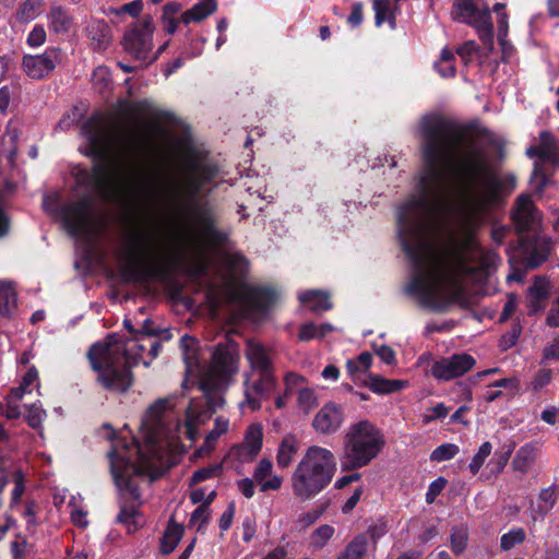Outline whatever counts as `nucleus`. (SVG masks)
Here are the masks:
<instances>
[{
    "label": "nucleus",
    "mask_w": 559,
    "mask_h": 559,
    "mask_svg": "<svg viewBox=\"0 0 559 559\" xmlns=\"http://www.w3.org/2000/svg\"><path fill=\"white\" fill-rule=\"evenodd\" d=\"M460 452L459 445L454 443H442L430 454L432 462H444L453 459Z\"/></svg>",
    "instance_id": "49"
},
{
    "label": "nucleus",
    "mask_w": 559,
    "mask_h": 559,
    "mask_svg": "<svg viewBox=\"0 0 559 559\" xmlns=\"http://www.w3.org/2000/svg\"><path fill=\"white\" fill-rule=\"evenodd\" d=\"M152 237L136 234L127 253L126 262L120 267V276L124 283H148L158 281L165 284L171 297L177 299L183 292L182 285L174 278L182 265V258L177 252L167 255L157 254Z\"/></svg>",
    "instance_id": "3"
},
{
    "label": "nucleus",
    "mask_w": 559,
    "mask_h": 559,
    "mask_svg": "<svg viewBox=\"0 0 559 559\" xmlns=\"http://www.w3.org/2000/svg\"><path fill=\"white\" fill-rule=\"evenodd\" d=\"M201 423L200 415H195L191 408L187 411L186 435L191 441H194L198 435V425Z\"/></svg>",
    "instance_id": "59"
},
{
    "label": "nucleus",
    "mask_w": 559,
    "mask_h": 559,
    "mask_svg": "<svg viewBox=\"0 0 559 559\" xmlns=\"http://www.w3.org/2000/svg\"><path fill=\"white\" fill-rule=\"evenodd\" d=\"M530 183L536 193H542L549 183V177L542 164L535 163L531 174Z\"/></svg>",
    "instance_id": "46"
},
{
    "label": "nucleus",
    "mask_w": 559,
    "mask_h": 559,
    "mask_svg": "<svg viewBox=\"0 0 559 559\" xmlns=\"http://www.w3.org/2000/svg\"><path fill=\"white\" fill-rule=\"evenodd\" d=\"M298 405L307 412L317 405V396L312 389L305 388L299 390Z\"/></svg>",
    "instance_id": "58"
},
{
    "label": "nucleus",
    "mask_w": 559,
    "mask_h": 559,
    "mask_svg": "<svg viewBox=\"0 0 559 559\" xmlns=\"http://www.w3.org/2000/svg\"><path fill=\"white\" fill-rule=\"evenodd\" d=\"M475 358L466 353L441 358L431 366V374L441 381H450L467 373L475 366Z\"/></svg>",
    "instance_id": "14"
},
{
    "label": "nucleus",
    "mask_w": 559,
    "mask_h": 559,
    "mask_svg": "<svg viewBox=\"0 0 559 559\" xmlns=\"http://www.w3.org/2000/svg\"><path fill=\"white\" fill-rule=\"evenodd\" d=\"M345 420L344 407L334 402L325 403L314 415L312 428L319 435L336 433Z\"/></svg>",
    "instance_id": "16"
},
{
    "label": "nucleus",
    "mask_w": 559,
    "mask_h": 559,
    "mask_svg": "<svg viewBox=\"0 0 559 559\" xmlns=\"http://www.w3.org/2000/svg\"><path fill=\"white\" fill-rule=\"evenodd\" d=\"M552 248V239L545 235H521L518 239L519 254L525 267L530 270L537 269L546 262Z\"/></svg>",
    "instance_id": "12"
},
{
    "label": "nucleus",
    "mask_w": 559,
    "mask_h": 559,
    "mask_svg": "<svg viewBox=\"0 0 559 559\" xmlns=\"http://www.w3.org/2000/svg\"><path fill=\"white\" fill-rule=\"evenodd\" d=\"M335 471V456L329 449L309 447L292 476L294 495L301 500L316 497L332 481Z\"/></svg>",
    "instance_id": "6"
},
{
    "label": "nucleus",
    "mask_w": 559,
    "mask_h": 559,
    "mask_svg": "<svg viewBox=\"0 0 559 559\" xmlns=\"http://www.w3.org/2000/svg\"><path fill=\"white\" fill-rule=\"evenodd\" d=\"M87 38L94 50H106L111 39V28L105 20H93L86 26Z\"/></svg>",
    "instance_id": "22"
},
{
    "label": "nucleus",
    "mask_w": 559,
    "mask_h": 559,
    "mask_svg": "<svg viewBox=\"0 0 559 559\" xmlns=\"http://www.w3.org/2000/svg\"><path fill=\"white\" fill-rule=\"evenodd\" d=\"M14 488L11 492V504H17L25 491V477L22 471L13 474Z\"/></svg>",
    "instance_id": "53"
},
{
    "label": "nucleus",
    "mask_w": 559,
    "mask_h": 559,
    "mask_svg": "<svg viewBox=\"0 0 559 559\" xmlns=\"http://www.w3.org/2000/svg\"><path fill=\"white\" fill-rule=\"evenodd\" d=\"M263 444V429L260 424H251L246 433L243 442L233 447V452L242 461H252L260 453Z\"/></svg>",
    "instance_id": "18"
},
{
    "label": "nucleus",
    "mask_w": 559,
    "mask_h": 559,
    "mask_svg": "<svg viewBox=\"0 0 559 559\" xmlns=\"http://www.w3.org/2000/svg\"><path fill=\"white\" fill-rule=\"evenodd\" d=\"M43 415L45 412L36 404H32L25 414V420L31 428L38 429L41 427Z\"/></svg>",
    "instance_id": "56"
},
{
    "label": "nucleus",
    "mask_w": 559,
    "mask_h": 559,
    "mask_svg": "<svg viewBox=\"0 0 559 559\" xmlns=\"http://www.w3.org/2000/svg\"><path fill=\"white\" fill-rule=\"evenodd\" d=\"M468 544V530L466 525H455L451 528L450 546L455 556L462 555Z\"/></svg>",
    "instance_id": "36"
},
{
    "label": "nucleus",
    "mask_w": 559,
    "mask_h": 559,
    "mask_svg": "<svg viewBox=\"0 0 559 559\" xmlns=\"http://www.w3.org/2000/svg\"><path fill=\"white\" fill-rule=\"evenodd\" d=\"M200 342L198 338L188 334L180 338V349L182 352V358L188 370L198 368L200 365L199 358Z\"/></svg>",
    "instance_id": "28"
},
{
    "label": "nucleus",
    "mask_w": 559,
    "mask_h": 559,
    "mask_svg": "<svg viewBox=\"0 0 559 559\" xmlns=\"http://www.w3.org/2000/svg\"><path fill=\"white\" fill-rule=\"evenodd\" d=\"M41 7V0H23L17 10H16V19L20 23H28L35 20Z\"/></svg>",
    "instance_id": "38"
},
{
    "label": "nucleus",
    "mask_w": 559,
    "mask_h": 559,
    "mask_svg": "<svg viewBox=\"0 0 559 559\" xmlns=\"http://www.w3.org/2000/svg\"><path fill=\"white\" fill-rule=\"evenodd\" d=\"M299 300L302 304L309 305L313 312L328 311L332 309L330 295L321 290H306L299 295Z\"/></svg>",
    "instance_id": "29"
},
{
    "label": "nucleus",
    "mask_w": 559,
    "mask_h": 559,
    "mask_svg": "<svg viewBox=\"0 0 559 559\" xmlns=\"http://www.w3.org/2000/svg\"><path fill=\"white\" fill-rule=\"evenodd\" d=\"M539 148L544 152L548 153L549 159L546 162L556 163L558 160V155L556 152V141L551 132L544 130L539 133Z\"/></svg>",
    "instance_id": "51"
},
{
    "label": "nucleus",
    "mask_w": 559,
    "mask_h": 559,
    "mask_svg": "<svg viewBox=\"0 0 559 559\" xmlns=\"http://www.w3.org/2000/svg\"><path fill=\"white\" fill-rule=\"evenodd\" d=\"M246 357L251 368L259 371V373H274L269 349L262 344L249 341L247 343Z\"/></svg>",
    "instance_id": "21"
},
{
    "label": "nucleus",
    "mask_w": 559,
    "mask_h": 559,
    "mask_svg": "<svg viewBox=\"0 0 559 559\" xmlns=\"http://www.w3.org/2000/svg\"><path fill=\"white\" fill-rule=\"evenodd\" d=\"M135 451L140 463L133 462L116 449H111L107 454L110 474L119 490L118 506L120 511L116 522L127 526L129 533L136 531L141 526L138 522V516L141 514L140 507L142 500L135 478L148 476L151 481L156 479L152 465L145 455L142 454L140 447H136Z\"/></svg>",
    "instance_id": "4"
},
{
    "label": "nucleus",
    "mask_w": 559,
    "mask_h": 559,
    "mask_svg": "<svg viewBox=\"0 0 559 559\" xmlns=\"http://www.w3.org/2000/svg\"><path fill=\"white\" fill-rule=\"evenodd\" d=\"M454 60V51L445 47L441 50L440 60L435 63V69L442 78H454L456 74Z\"/></svg>",
    "instance_id": "37"
},
{
    "label": "nucleus",
    "mask_w": 559,
    "mask_h": 559,
    "mask_svg": "<svg viewBox=\"0 0 559 559\" xmlns=\"http://www.w3.org/2000/svg\"><path fill=\"white\" fill-rule=\"evenodd\" d=\"M81 133L88 142L86 155L96 160L90 170L93 189L104 198H107L112 190L114 175L110 163L116 147L121 146L128 153L135 155L146 153L151 147L148 139L138 132L120 139L115 123L102 112L92 114L82 123Z\"/></svg>",
    "instance_id": "2"
},
{
    "label": "nucleus",
    "mask_w": 559,
    "mask_h": 559,
    "mask_svg": "<svg viewBox=\"0 0 559 559\" xmlns=\"http://www.w3.org/2000/svg\"><path fill=\"white\" fill-rule=\"evenodd\" d=\"M276 384L274 373H260L259 379L253 382L251 389L257 395L266 397L275 390Z\"/></svg>",
    "instance_id": "41"
},
{
    "label": "nucleus",
    "mask_w": 559,
    "mask_h": 559,
    "mask_svg": "<svg viewBox=\"0 0 559 559\" xmlns=\"http://www.w3.org/2000/svg\"><path fill=\"white\" fill-rule=\"evenodd\" d=\"M510 218L519 237L539 224L538 210L530 194L522 193L515 199Z\"/></svg>",
    "instance_id": "15"
},
{
    "label": "nucleus",
    "mask_w": 559,
    "mask_h": 559,
    "mask_svg": "<svg viewBox=\"0 0 559 559\" xmlns=\"http://www.w3.org/2000/svg\"><path fill=\"white\" fill-rule=\"evenodd\" d=\"M384 445V435L373 423L364 419L352 424L344 436L341 469L354 472L368 466Z\"/></svg>",
    "instance_id": "7"
},
{
    "label": "nucleus",
    "mask_w": 559,
    "mask_h": 559,
    "mask_svg": "<svg viewBox=\"0 0 559 559\" xmlns=\"http://www.w3.org/2000/svg\"><path fill=\"white\" fill-rule=\"evenodd\" d=\"M483 0H455L453 9L455 19L462 23L473 26L485 19H490V10Z\"/></svg>",
    "instance_id": "17"
},
{
    "label": "nucleus",
    "mask_w": 559,
    "mask_h": 559,
    "mask_svg": "<svg viewBox=\"0 0 559 559\" xmlns=\"http://www.w3.org/2000/svg\"><path fill=\"white\" fill-rule=\"evenodd\" d=\"M472 27L476 29L479 40L483 43L488 52H492L495 48V41L491 17L489 20L485 19L484 22H479Z\"/></svg>",
    "instance_id": "39"
},
{
    "label": "nucleus",
    "mask_w": 559,
    "mask_h": 559,
    "mask_svg": "<svg viewBox=\"0 0 559 559\" xmlns=\"http://www.w3.org/2000/svg\"><path fill=\"white\" fill-rule=\"evenodd\" d=\"M277 293L269 286H249L246 290L247 302L260 312H267L277 301Z\"/></svg>",
    "instance_id": "20"
},
{
    "label": "nucleus",
    "mask_w": 559,
    "mask_h": 559,
    "mask_svg": "<svg viewBox=\"0 0 559 559\" xmlns=\"http://www.w3.org/2000/svg\"><path fill=\"white\" fill-rule=\"evenodd\" d=\"M526 538V533L522 527H513L500 538V547L507 551L514 546L522 544Z\"/></svg>",
    "instance_id": "44"
},
{
    "label": "nucleus",
    "mask_w": 559,
    "mask_h": 559,
    "mask_svg": "<svg viewBox=\"0 0 559 559\" xmlns=\"http://www.w3.org/2000/svg\"><path fill=\"white\" fill-rule=\"evenodd\" d=\"M369 383H365L373 393L377 394H391L403 390L407 381L386 379L379 374H369Z\"/></svg>",
    "instance_id": "25"
},
{
    "label": "nucleus",
    "mask_w": 559,
    "mask_h": 559,
    "mask_svg": "<svg viewBox=\"0 0 559 559\" xmlns=\"http://www.w3.org/2000/svg\"><path fill=\"white\" fill-rule=\"evenodd\" d=\"M374 10V23L377 26H381L384 22H388L391 29L396 28L395 10L391 7V0H373Z\"/></svg>",
    "instance_id": "34"
},
{
    "label": "nucleus",
    "mask_w": 559,
    "mask_h": 559,
    "mask_svg": "<svg viewBox=\"0 0 559 559\" xmlns=\"http://www.w3.org/2000/svg\"><path fill=\"white\" fill-rule=\"evenodd\" d=\"M521 333H522V325H521L520 321L519 320L514 321L511 324L510 330L500 337L499 348L502 352H507L510 348H512L513 346H515Z\"/></svg>",
    "instance_id": "47"
},
{
    "label": "nucleus",
    "mask_w": 559,
    "mask_h": 559,
    "mask_svg": "<svg viewBox=\"0 0 559 559\" xmlns=\"http://www.w3.org/2000/svg\"><path fill=\"white\" fill-rule=\"evenodd\" d=\"M273 469V464L267 459H262L257 465L253 478L257 483H262L266 477L271 476Z\"/></svg>",
    "instance_id": "63"
},
{
    "label": "nucleus",
    "mask_w": 559,
    "mask_h": 559,
    "mask_svg": "<svg viewBox=\"0 0 559 559\" xmlns=\"http://www.w3.org/2000/svg\"><path fill=\"white\" fill-rule=\"evenodd\" d=\"M514 450V443L503 447L501 450L495 452L493 457L490 460L489 465L492 466L493 473H501L508 464Z\"/></svg>",
    "instance_id": "48"
},
{
    "label": "nucleus",
    "mask_w": 559,
    "mask_h": 559,
    "mask_svg": "<svg viewBox=\"0 0 559 559\" xmlns=\"http://www.w3.org/2000/svg\"><path fill=\"white\" fill-rule=\"evenodd\" d=\"M211 516V509L206 508V506L200 504L194 509L190 516V523L194 524L199 522L198 530L200 531L203 525H205Z\"/></svg>",
    "instance_id": "61"
},
{
    "label": "nucleus",
    "mask_w": 559,
    "mask_h": 559,
    "mask_svg": "<svg viewBox=\"0 0 559 559\" xmlns=\"http://www.w3.org/2000/svg\"><path fill=\"white\" fill-rule=\"evenodd\" d=\"M528 294L532 299V307L536 308L537 304L547 299L548 289L545 284L540 282H534L533 285H531L528 288Z\"/></svg>",
    "instance_id": "55"
},
{
    "label": "nucleus",
    "mask_w": 559,
    "mask_h": 559,
    "mask_svg": "<svg viewBox=\"0 0 559 559\" xmlns=\"http://www.w3.org/2000/svg\"><path fill=\"white\" fill-rule=\"evenodd\" d=\"M62 50L49 47L43 55H25L22 59V70L33 80L47 78L61 63Z\"/></svg>",
    "instance_id": "13"
},
{
    "label": "nucleus",
    "mask_w": 559,
    "mask_h": 559,
    "mask_svg": "<svg viewBox=\"0 0 559 559\" xmlns=\"http://www.w3.org/2000/svg\"><path fill=\"white\" fill-rule=\"evenodd\" d=\"M43 206L47 213L62 224L71 237H87L95 231L94 199L88 193L83 194L76 201L62 204L59 203L58 195L45 197Z\"/></svg>",
    "instance_id": "8"
},
{
    "label": "nucleus",
    "mask_w": 559,
    "mask_h": 559,
    "mask_svg": "<svg viewBox=\"0 0 559 559\" xmlns=\"http://www.w3.org/2000/svg\"><path fill=\"white\" fill-rule=\"evenodd\" d=\"M492 445L489 441H485L481 443L477 453L473 456L472 462L468 465L469 472L473 475H476L480 471L486 459L490 455Z\"/></svg>",
    "instance_id": "50"
},
{
    "label": "nucleus",
    "mask_w": 559,
    "mask_h": 559,
    "mask_svg": "<svg viewBox=\"0 0 559 559\" xmlns=\"http://www.w3.org/2000/svg\"><path fill=\"white\" fill-rule=\"evenodd\" d=\"M51 28L58 34L68 33L72 26L73 17L68 10L60 5H53L49 11Z\"/></svg>",
    "instance_id": "33"
},
{
    "label": "nucleus",
    "mask_w": 559,
    "mask_h": 559,
    "mask_svg": "<svg viewBox=\"0 0 559 559\" xmlns=\"http://www.w3.org/2000/svg\"><path fill=\"white\" fill-rule=\"evenodd\" d=\"M536 457V447L533 443L522 445L512 462L515 471L526 473Z\"/></svg>",
    "instance_id": "35"
},
{
    "label": "nucleus",
    "mask_w": 559,
    "mask_h": 559,
    "mask_svg": "<svg viewBox=\"0 0 559 559\" xmlns=\"http://www.w3.org/2000/svg\"><path fill=\"white\" fill-rule=\"evenodd\" d=\"M423 168L418 197H411L397 211L400 246L413 264L414 274L405 293L418 298L419 305L433 312H445L450 304L468 306L465 289L456 285L448 298L437 295L435 276L427 267L426 234L428 217L438 202L444 168L454 195L469 226L477 225L492 210L503 206L515 190L513 173H501L485 151L468 140L469 134L493 143L491 131L476 121L459 123L438 112L426 114L419 121Z\"/></svg>",
    "instance_id": "1"
},
{
    "label": "nucleus",
    "mask_w": 559,
    "mask_h": 559,
    "mask_svg": "<svg viewBox=\"0 0 559 559\" xmlns=\"http://www.w3.org/2000/svg\"><path fill=\"white\" fill-rule=\"evenodd\" d=\"M169 405V401L167 399H158L152 405H150L144 414L142 419V427H145L148 430V436L146 441L151 449L155 448V432L162 427L163 416Z\"/></svg>",
    "instance_id": "19"
},
{
    "label": "nucleus",
    "mask_w": 559,
    "mask_h": 559,
    "mask_svg": "<svg viewBox=\"0 0 559 559\" xmlns=\"http://www.w3.org/2000/svg\"><path fill=\"white\" fill-rule=\"evenodd\" d=\"M239 344L229 336L218 342L211 355L209 374L217 381H227L238 372Z\"/></svg>",
    "instance_id": "10"
},
{
    "label": "nucleus",
    "mask_w": 559,
    "mask_h": 559,
    "mask_svg": "<svg viewBox=\"0 0 559 559\" xmlns=\"http://www.w3.org/2000/svg\"><path fill=\"white\" fill-rule=\"evenodd\" d=\"M215 0H203L181 14V21L188 25L191 22H201L216 11Z\"/></svg>",
    "instance_id": "26"
},
{
    "label": "nucleus",
    "mask_w": 559,
    "mask_h": 559,
    "mask_svg": "<svg viewBox=\"0 0 559 559\" xmlns=\"http://www.w3.org/2000/svg\"><path fill=\"white\" fill-rule=\"evenodd\" d=\"M447 479L442 476L438 477L430 483L426 492V502L431 504L436 501L437 497L443 491L447 486Z\"/></svg>",
    "instance_id": "57"
},
{
    "label": "nucleus",
    "mask_w": 559,
    "mask_h": 559,
    "mask_svg": "<svg viewBox=\"0 0 559 559\" xmlns=\"http://www.w3.org/2000/svg\"><path fill=\"white\" fill-rule=\"evenodd\" d=\"M198 221L201 224L204 235L212 241L223 245L227 241V234L217 229L215 217L205 205L197 206Z\"/></svg>",
    "instance_id": "23"
},
{
    "label": "nucleus",
    "mask_w": 559,
    "mask_h": 559,
    "mask_svg": "<svg viewBox=\"0 0 559 559\" xmlns=\"http://www.w3.org/2000/svg\"><path fill=\"white\" fill-rule=\"evenodd\" d=\"M160 331L154 328V322L150 319L143 321L142 328L138 331V336H135L136 342H143L152 336L159 335Z\"/></svg>",
    "instance_id": "64"
},
{
    "label": "nucleus",
    "mask_w": 559,
    "mask_h": 559,
    "mask_svg": "<svg viewBox=\"0 0 559 559\" xmlns=\"http://www.w3.org/2000/svg\"><path fill=\"white\" fill-rule=\"evenodd\" d=\"M183 531L185 530L182 525L176 523L173 520L169 521L160 538L159 549L163 555H169L176 549L183 535Z\"/></svg>",
    "instance_id": "27"
},
{
    "label": "nucleus",
    "mask_w": 559,
    "mask_h": 559,
    "mask_svg": "<svg viewBox=\"0 0 559 559\" xmlns=\"http://www.w3.org/2000/svg\"><path fill=\"white\" fill-rule=\"evenodd\" d=\"M227 266L233 271L243 276L248 273L249 261L240 253L230 254L226 261Z\"/></svg>",
    "instance_id": "52"
},
{
    "label": "nucleus",
    "mask_w": 559,
    "mask_h": 559,
    "mask_svg": "<svg viewBox=\"0 0 559 559\" xmlns=\"http://www.w3.org/2000/svg\"><path fill=\"white\" fill-rule=\"evenodd\" d=\"M46 41V31L43 25L36 24L29 32L26 43L29 47H39Z\"/></svg>",
    "instance_id": "60"
},
{
    "label": "nucleus",
    "mask_w": 559,
    "mask_h": 559,
    "mask_svg": "<svg viewBox=\"0 0 559 559\" xmlns=\"http://www.w3.org/2000/svg\"><path fill=\"white\" fill-rule=\"evenodd\" d=\"M17 307V296L9 282H0V314L11 318Z\"/></svg>",
    "instance_id": "32"
},
{
    "label": "nucleus",
    "mask_w": 559,
    "mask_h": 559,
    "mask_svg": "<svg viewBox=\"0 0 559 559\" xmlns=\"http://www.w3.org/2000/svg\"><path fill=\"white\" fill-rule=\"evenodd\" d=\"M472 27L476 29L479 40L483 43L488 52H492L495 48V41L491 17L489 20L485 19L484 22H479Z\"/></svg>",
    "instance_id": "40"
},
{
    "label": "nucleus",
    "mask_w": 559,
    "mask_h": 559,
    "mask_svg": "<svg viewBox=\"0 0 559 559\" xmlns=\"http://www.w3.org/2000/svg\"><path fill=\"white\" fill-rule=\"evenodd\" d=\"M222 471L223 465L221 463L198 468L197 471L193 472L189 480V486H194L215 476H218L222 473Z\"/></svg>",
    "instance_id": "43"
},
{
    "label": "nucleus",
    "mask_w": 559,
    "mask_h": 559,
    "mask_svg": "<svg viewBox=\"0 0 559 559\" xmlns=\"http://www.w3.org/2000/svg\"><path fill=\"white\" fill-rule=\"evenodd\" d=\"M368 551V537L366 534H357L337 556L336 559H364Z\"/></svg>",
    "instance_id": "30"
},
{
    "label": "nucleus",
    "mask_w": 559,
    "mask_h": 559,
    "mask_svg": "<svg viewBox=\"0 0 559 559\" xmlns=\"http://www.w3.org/2000/svg\"><path fill=\"white\" fill-rule=\"evenodd\" d=\"M334 527L323 524L317 527L310 536V546L316 549H322L334 535Z\"/></svg>",
    "instance_id": "42"
},
{
    "label": "nucleus",
    "mask_w": 559,
    "mask_h": 559,
    "mask_svg": "<svg viewBox=\"0 0 559 559\" xmlns=\"http://www.w3.org/2000/svg\"><path fill=\"white\" fill-rule=\"evenodd\" d=\"M153 19L146 15L141 22L133 23L123 36V47L126 51L130 53L133 59L143 62L144 66L153 49Z\"/></svg>",
    "instance_id": "11"
},
{
    "label": "nucleus",
    "mask_w": 559,
    "mask_h": 559,
    "mask_svg": "<svg viewBox=\"0 0 559 559\" xmlns=\"http://www.w3.org/2000/svg\"><path fill=\"white\" fill-rule=\"evenodd\" d=\"M298 445H297V439L293 435H286L277 450L276 454V463L278 467L286 468L290 465L294 455L297 453Z\"/></svg>",
    "instance_id": "31"
},
{
    "label": "nucleus",
    "mask_w": 559,
    "mask_h": 559,
    "mask_svg": "<svg viewBox=\"0 0 559 559\" xmlns=\"http://www.w3.org/2000/svg\"><path fill=\"white\" fill-rule=\"evenodd\" d=\"M181 167L185 178V192L194 201L203 188L213 183L219 176L217 163L212 160L207 152L201 151L192 143L182 144Z\"/></svg>",
    "instance_id": "9"
},
{
    "label": "nucleus",
    "mask_w": 559,
    "mask_h": 559,
    "mask_svg": "<svg viewBox=\"0 0 559 559\" xmlns=\"http://www.w3.org/2000/svg\"><path fill=\"white\" fill-rule=\"evenodd\" d=\"M480 249V245L476 239L474 233L469 231L465 235L461 245L449 251V257L452 260L453 266L459 270L466 267L467 252L477 251Z\"/></svg>",
    "instance_id": "24"
},
{
    "label": "nucleus",
    "mask_w": 559,
    "mask_h": 559,
    "mask_svg": "<svg viewBox=\"0 0 559 559\" xmlns=\"http://www.w3.org/2000/svg\"><path fill=\"white\" fill-rule=\"evenodd\" d=\"M373 353L386 365L393 366L396 364V355L392 347L388 345L372 344Z\"/></svg>",
    "instance_id": "54"
},
{
    "label": "nucleus",
    "mask_w": 559,
    "mask_h": 559,
    "mask_svg": "<svg viewBox=\"0 0 559 559\" xmlns=\"http://www.w3.org/2000/svg\"><path fill=\"white\" fill-rule=\"evenodd\" d=\"M37 379H38V371L33 366L22 377L20 385L17 388H13L11 390V395L17 400H21L25 393L31 392L29 388L33 385V383Z\"/></svg>",
    "instance_id": "45"
},
{
    "label": "nucleus",
    "mask_w": 559,
    "mask_h": 559,
    "mask_svg": "<svg viewBox=\"0 0 559 559\" xmlns=\"http://www.w3.org/2000/svg\"><path fill=\"white\" fill-rule=\"evenodd\" d=\"M86 356L92 370L97 373L96 382L103 389L126 393L133 385V364L126 346L116 342L115 335L109 334L105 341L94 343Z\"/></svg>",
    "instance_id": "5"
},
{
    "label": "nucleus",
    "mask_w": 559,
    "mask_h": 559,
    "mask_svg": "<svg viewBox=\"0 0 559 559\" xmlns=\"http://www.w3.org/2000/svg\"><path fill=\"white\" fill-rule=\"evenodd\" d=\"M477 50L478 46L476 41L467 40L456 48L455 53H457L461 57V59L467 64L472 60L473 55L477 52Z\"/></svg>",
    "instance_id": "62"
}]
</instances>
